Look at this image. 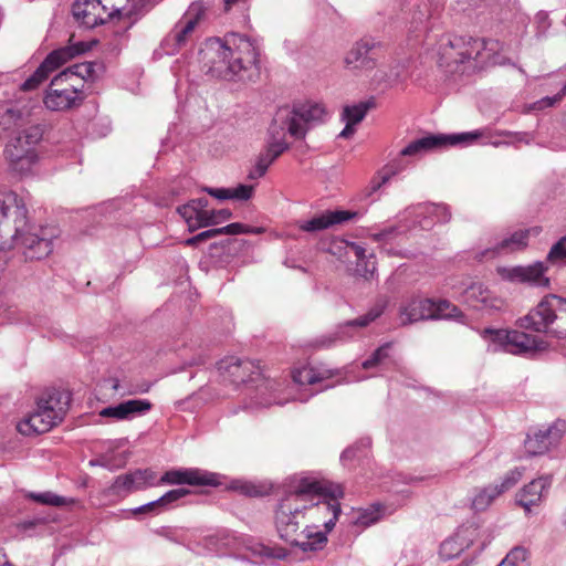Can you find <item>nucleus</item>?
Instances as JSON below:
<instances>
[{"mask_svg":"<svg viewBox=\"0 0 566 566\" xmlns=\"http://www.w3.org/2000/svg\"><path fill=\"white\" fill-rule=\"evenodd\" d=\"M200 53L208 73L216 77L243 78V73L253 67L258 70L259 51L255 43L239 33H228L223 39H209Z\"/></svg>","mask_w":566,"mask_h":566,"instance_id":"1","label":"nucleus"},{"mask_svg":"<svg viewBox=\"0 0 566 566\" xmlns=\"http://www.w3.org/2000/svg\"><path fill=\"white\" fill-rule=\"evenodd\" d=\"M27 212L24 202L14 191L0 187V226L12 220L14 248L28 260H41L52 252L53 240L60 235V230L46 226L38 232H25Z\"/></svg>","mask_w":566,"mask_h":566,"instance_id":"2","label":"nucleus"},{"mask_svg":"<svg viewBox=\"0 0 566 566\" xmlns=\"http://www.w3.org/2000/svg\"><path fill=\"white\" fill-rule=\"evenodd\" d=\"M326 115L322 104L305 102L280 107L269 127V143L264 154L273 161L289 149L286 135L295 139L304 138L307 130L324 122Z\"/></svg>","mask_w":566,"mask_h":566,"instance_id":"3","label":"nucleus"},{"mask_svg":"<svg viewBox=\"0 0 566 566\" xmlns=\"http://www.w3.org/2000/svg\"><path fill=\"white\" fill-rule=\"evenodd\" d=\"M291 480L314 482L315 490H313V496H308V499L300 502V504L306 505V509H303L304 516L307 515L315 525L319 526L322 524L326 532H331L340 514V505L337 500L344 494L342 486L310 476H294Z\"/></svg>","mask_w":566,"mask_h":566,"instance_id":"4","label":"nucleus"},{"mask_svg":"<svg viewBox=\"0 0 566 566\" xmlns=\"http://www.w3.org/2000/svg\"><path fill=\"white\" fill-rule=\"evenodd\" d=\"M314 488V482L291 480L285 496L279 504L275 514L276 531L280 537L291 545H295L298 538V518L304 517L303 509H306V505H301L300 502H304L311 494L313 495Z\"/></svg>","mask_w":566,"mask_h":566,"instance_id":"5","label":"nucleus"},{"mask_svg":"<svg viewBox=\"0 0 566 566\" xmlns=\"http://www.w3.org/2000/svg\"><path fill=\"white\" fill-rule=\"evenodd\" d=\"M518 326L566 338V298L554 294L545 296L535 308L518 319Z\"/></svg>","mask_w":566,"mask_h":566,"instance_id":"6","label":"nucleus"},{"mask_svg":"<svg viewBox=\"0 0 566 566\" xmlns=\"http://www.w3.org/2000/svg\"><path fill=\"white\" fill-rule=\"evenodd\" d=\"M67 403L69 397L59 391L40 398L35 410L18 423V431L24 436L50 431L62 421L67 410Z\"/></svg>","mask_w":566,"mask_h":566,"instance_id":"7","label":"nucleus"},{"mask_svg":"<svg viewBox=\"0 0 566 566\" xmlns=\"http://www.w3.org/2000/svg\"><path fill=\"white\" fill-rule=\"evenodd\" d=\"M481 336L489 342V350L493 353L531 355L546 348L545 342L539 337L517 329L485 328Z\"/></svg>","mask_w":566,"mask_h":566,"instance_id":"8","label":"nucleus"},{"mask_svg":"<svg viewBox=\"0 0 566 566\" xmlns=\"http://www.w3.org/2000/svg\"><path fill=\"white\" fill-rule=\"evenodd\" d=\"M459 316L455 305L448 300L422 298L412 296L403 301L399 307V319L402 325L420 321L450 319Z\"/></svg>","mask_w":566,"mask_h":566,"instance_id":"9","label":"nucleus"},{"mask_svg":"<svg viewBox=\"0 0 566 566\" xmlns=\"http://www.w3.org/2000/svg\"><path fill=\"white\" fill-rule=\"evenodd\" d=\"M43 132L39 126H31L18 134L6 147V156L12 170L28 175L38 161L36 146L42 139Z\"/></svg>","mask_w":566,"mask_h":566,"instance_id":"10","label":"nucleus"},{"mask_svg":"<svg viewBox=\"0 0 566 566\" xmlns=\"http://www.w3.org/2000/svg\"><path fill=\"white\" fill-rule=\"evenodd\" d=\"M503 45L497 40L470 38L462 43V73L475 72L491 65H504Z\"/></svg>","mask_w":566,"mask_h":566,"instance_id":"11","label":"nucleus"},{"mask_svg":"<svg viewBox=\"0 0 566 566\" xmlns=\"http://www.w3.org/2000/svg\"><path fill=\"white\" fill-rule=\"evenodd\" d=\"M88 49L90 46L86 43L76 42L52 51L33 74L21 84V90L29 92L39 88L49 78L52 72L73 57L83 54Z\"/></svg>","mask_w":566,"mask_h":566,"instance_id":"12","label":"nucleus"},{"mask_svg":"<svg viewBox=\"0 0 566 566\" xmlns=\"http://www.w3.org/2000/svg\"><path fill=\"white\" fill-rule=\"evenodd\" d=\"M69 72H61L52 78L43 98L48 109L65 111L82 101L81 91L69 81Z\"/></svg>","mask_w":566,"mask_h":566,"instance_id":"13","label":"nucleus"},{"mask_svg":"<svg viewBox=\"0 0 566 566\" xmlns=\"http://www.w3.org/2000/svg\"><path fill=\"white\" fill-rule=\"evenodd\" d=\"M203 15V8L199 3H192L182 18L176 23L175 28L164 41V46L168 54H172L178 49L185 46L193 35V32Z\"/></svg>","mask_w":566,"mask_h":566,"instance_id":"14","label":"nucleus"},{"mask_svg":"<svg viewBox=\"0 0 566 566\" xmlns=\"http://www.w3.org/2000/svg\"><path fill=\"white\" fill-rule=\"evenodd\" d=\"M380 46L381 43L373 39L356 41L344 55V67L355 73L373 71L377 66V59L374 57L373 52Z\"/></svg>","mask_w":566,"mask_h":566,"instance_id":"15","label":"nucleus"},{"mask_svg":"<svg viewBox=\"0 0 566 566\" xmlns=\"http://www.w3.org/2000/svg\"><path fill=\"white\" fill-rule=\"evenodd\" d=\"M546 271L544 262L539 261L528 265L499 266L496 269L497 274L504 281L542 287L549 284Z\"/></svg>","mask_w":566,"mask_h":566,"instance_id":"16","label":"nucleus"},{"mask_svg":"<svg viewBox=\"0 0 566 566\" xmlns=\"http://www.w3.org/2000/svg\"><path fill=\"white\" fill-rule=\"evenodd\" d=\"M460 144V133L427 134L409 143L401 149V156L420 158L426 154L444 150Z\"/></svg>","mask_w":566,"mask_h":566,"instance_id":"17","label":"nucleus"},{"mask_svg":"<svg viewBox=\"0 0 566 566\" xmlns=\"http://www.w3.org/2000/svg\"><path fill=\"white\" fill-rule=\"evenodd\" d=\"M386 303L385 302H378L376 303L366 314L355 318L345 322L342 324L337 332L333 335H326L322 336L316 339V346L322 348H328L336 344L337 340H346L354 337V334L352 333L353 328L359 327L364 328L367 327L370 323L376 321L385 311Z\"/></svg>","mask_w":566,"mask_h":566,"instance_id":"18","label":"nucleus"},{"mask_svg":"<svg viewBox=\"0 0 566 566\" xmlns=\"http://www.w3.org/2000/svg\"><path fill=\"white\" fill-rule=\"evenodd\" d=\"M156 485V473L149 469H138L118 475L106 490L109 495L126 496L127 494Z\"/></svg>","mask_w":566,"mask_h":566,"instance_id":"19","label":"nucleus"},{"mask_svg":"<svg viewBox=\"0 0 566 566\" xmlns=\"http://www.w3.org/2000/svg\"><path fill=\"white\" fill-rule=\"evenodd\" d=\"M218 370L229 381L238 385L260 376V367L252 360L227 357L218 364Z\"/></svg>","mask_w":566,"mask_h":566,"instance_id":"20","label":"nucleus"},{"mask_svg":"<svg viewBox=\"0 0 566 566\" xmlns=\"http://www.w3.org/2000/svg\"><path fill=\"white\" fill-rule=\"evenodd\" d=\"M565 431V422L558 421L552 426L539 429L525 440V451L531 455L544 454L557 446Z\"/></svg>","mask_w":566,"mask_h":566,"instance_id":"21","label":"nucleus"},{"mask_svg":"<svg viewBox=\"0 0 566 566\" xmlns=\"http://www.w3.org/2000/svg\"><path fill=\"white\" fill-rule=\"evenodd\" d=\"M403 219H412V224L408 228L416 227L421 229H430L433 224V219L438 222H447L450 219V212L447 206L443 205H419L411 207L403 212Z\"/></svg>","mask_w":566,"mask_h":566,"instance_id":"22","label":"nucleus"},{"mask_svg":"<svg viewBox=\"0 0 566 566\" xmlns=\"http://www.w3.org/2000/svg\"><path fill=\"white\" fill-rule=\"evenodd\" d=\"M541 231L542 229L539 227L514 231L512 234L501 240L494 247L482 251L481 258L493 259L499 254L524 250L528 244L530 237H536L541 233Z\"/></svg>","mask_w":566,"mask_h":566,"instance_id":"23","label":"nucleus"},{"mask_svg":"<svg viewBox=\"0 0 566 566\" xmlns=\"http://www.w3.org/2000/svg\"><path fill=\"white\" fill-rule=\"evenodd\" d=\"M72 11L75 20L88 29L109 20V13L101 0H76Z\"/></svg>","mask_w":566,"mask_h":566,"instance_id":"24","label":"nucleus"},{"mask_svg":"<svg viewBox=\"0 0 566 566\" xmlns=\"http://www.w3.org/2000/svg\"><path fill=\"white\" fill-rule=\"evenodd\" d=\"M161 484L217 485L218 475L199 469L170 470L159 480Z\"/></svg>","mask_w":566,"mask_h":566,"instance_id":"25","label":"nucleus"},{"mask_svg":"<svg viewBox=\"0 0 566 566\" xmlns=\"http://www.w3.org/2000/svg\"><path fill=\"white\" fill-rule=\"evenodd\" d=\"M552 484L551 475H542L532 480L516 495V502L526 511L531 512L532 506L538 505L547 494Z\"/></svg>","mask_w":566,"mask_h":566,"instance_id":"26","label":"nucleus"},{"mask_svg":"<svg viewBox=\"0 0 566 566\" xmlns=\"http://www.w3.org/2000/svg\"><path fill=\"white\" fill-rule=\"evenodd\" d=\"M151 409V403L147 399H130L116 406L103 408L99 416L103 418L112 417L116 420H129L137 416L145 415Z\"/></svg>","mask_w":566,"mask_h":566,"instance_id":"27","label":"nucleus"},{"mask_svg":"<svg viewBox=\"0 0 566 566\" xmlns=\"http://www.w3.org/2000/svg\"><path fill=\"white\" fill-rule=\"evenodd\" d=\"M353 216L348 211H325L311 220L300 222L298 228L306 232H317L348 221Z\"/></svg>","mask_w":566,"mask_h":566,"instance_id":"28","label":"nucleus"},{"mask_svg":"<svg viewBox=\"0 0 566 566\" xmlns=\"http://www.w3.org/2000/svg\"><path fill=\"white\" fill-rule=\"evenodd\" d=\"M340 243L344 245L345 256L348 259L354 256L356 259V272L365 279L373 276L376 269L374 255H367L366 249L356 242L342 241Z\"/></svg>","mask_w":566,"mask_h":566,"instance_id":"29","label":"nucleus"},{"mask_svg":"<svg viewBox=\"0 0 566 566\" xmlns=\"http://www.w3.org/2000/svg\"><path fill=\"white\" fill-rule=\"evenodd\" d=\"M373 106V102H360L355 105L345 106L342 113V120L345 122L344 129L338 137L349 138L355 133V126L360 123L368 109Z\"/></svg>","mask_w":566,"mask_h":566,"instance_id":"30","label":"nucleus"},{"mask_svg":"<svg viewBox=\"0 0 566 566\" xmlns=\"http://www.w3.org/2000/svg\"><path fill=\"white\" fill-rule=\"evenodd\" d=\"M318 525H307L303 532L300 533L298 538L294 546L301 548L303 552L318 551L324 547L327 542L326 530L319 531Z\"/></svg>","mask_w":566,"mask_h":566,"instance_id":"31","label":"nucleus"},{"mask_svg":"<svg viewBox=\"0 0 566 566\" xmlns=\"http://www.w3.org/2000/svg\"><path fill=\"white\" fill-rule=\"evenodd\" d=\"M407 78V64L403 61H395L388 65V70L378 69L373 81L378 84L394 86Z\"/></svg>","mask_w":566,"mask_h":566,"instance_id":"32","label":"nucleus"},{"mask_svg":"<svg viewBox=\"0 0 566 566\" xmlns=\"http://www.w3.org/2000/svg\"><path fill=\"white\" fill-rule=\"evenodd\" d=\"M390 513L391 512L388 511L387 506L380 503H375L368 507L358 509L354 516V524L361 527H368L379 522L384 516Z\"/></svg>","mask_w":566,"mask_h":566,"instance_id":"33","label":"nucleus"},{"mask_svg":"<svg viewBox=\"0 0 566 566\" xmlns=\"http://www.w3.org/2000/svg\"><path fill=\"white\" fill-rule=\"evenodd\" d=\"M247 231H248L247 224H243L240 222H234V223H230L222 228H216V229H209V230L202 231L199 234L187 239L185 241V244L195 245L201 241L218 237L220 234H230V235L245 234Z\"/></svg>","mask_w":566,"mask_h":566,"instance_id":"34","label":"nucleus"},{"mask_svg":"<svg viewBox=\"0 0 566 566\" xmlns=\"http://www.w3.org/2000/svg\"><path fill=\"white\" fill-rule=\"evenodd\" d=\"M332 377V371L325 368L303 366L293 371L292 378L298 385H314Z\"/></svg>","mask_w":566,"mask_h":566,"instance_id":"35","label":"nucleus"},{"mask_svg":"<svg viewBox=\"0 0 566 566\" xmlns=\"http://www.w3.org/2000/svg\"><path fill=\"white\" fill-rule=\"evenodd\" d=\"M189 493L187 489H175L168 491L166 494H164L161 497H159L156 501L149 502L145 505H142L134 510L135 514L146 513L154 511L156 509H167L170 504L174 502L182 499Z\"/></svg>","mask_w":566,"mask_h":566,"instance_id":"36","label":"nucleus"},{"mask_svg":"<svg viewBox=\"0 0 566 566\" xmlns=\"http://www.w3.org/2000/svg\"><path fill=\"white\" fill-rule=\"evenodd\" d=\"M499 495L494 485L475 489L470 497L471 509L475 512L485 511Z\"/></svg>","mask_w":566,"mask_h":566,"instance_id":"37","label":"nucleus"},{"mask_svg":"<svg viewBox=\"0 0 566 566\" xmlns=\"http://www.w3.org/2000/svg\"><path fill=\"white\" fill-rule=\"evenodd\" d=\"M178 212L187 222L190 231H195L198 228L209 227L207 212H199L191 202L179 207Z\"/></svg>","mask_w":566,"mask_h":566,"instance_id":"38","label":"nucleus"},{"mask_svg":"<svg viewBox=\"0 0 566 566\" xmlns=\"http://www.w3.org/2000/svg\"><path fill=\"white\" fill-rule=\"evenodd\" d=\"M244 545L249 551L252 552L253 555L263 557V558H274V559H283L286 557V549L282 547H270L260 542H256L253 538H245Z\"/></svg>","mask_w":566,"mask_h":566,"instance_id":"39","label":"nucleus"},{"mask_svg":"<svg viewBox=\"0 0 566 566\" xmlns=\"http://www.w3.org/2000/svg\"><path fill=\"white\" fill-rule=\"evenodd\" d=\"M464 302L469 306L479 308V304L486 306L489 300V292L482 284H473L463 293Z\"/></svg>","mask_w":566,"mask_h":566,"instance_id":"40","label":"nucleus"},{"mask_svg":"<svg viewBox=\"0 0 566 566\" xmlns=\"http://www.w3.org/2000/svg\"><path fill=\"white\" fill-rule=\"evenodd\" d=\"M370 439L364 438L359 442H357L355 446L349 447L346 449L340 457V460L344 464H346L347 461H352L354 459H363L366 458L368 454V449L370 447Z\"/></svg>","mask_w":566,"mask_h":566,"instance_id":"41","label":"nucleus"},{"mask_svg":"<svg viewBox=\"0 0 566 566\" xmlns=\"http://www.w3.org/2000/svg\"><path fill=\"white\" fill-rule=\"evenodd\" d=\"M497 566H528V553L524 547H514Z\"/></svg>","mask_w":566,"mask_h":566,"instance_id":"42","label":"nucleus"},{"mask_svg":"<svg viewBox=\"0 0 566 566\" xmlns=\"http://www.w3.org/2000/svg\"><path fill=\"white\" fill-rule=\"evenodd\" d=\"M95 65L96 64L93 62H85V63H81V64H75V65L69 67L67 70H65L64 72L70 73L69 81L71 83H73L74 78H76V77L87 81V80H92L94 77Z\"/></svg>","mask_w":566,"mask_h":566,"instance_id":"43","label":"nucleus"},{"mask_svg":"<svg viewBox=\"0 0 566 566\" xmlns=\"http://www.w3.org/2000/svg\"><path fill=\"white\" fill-rule=\"evenodd\" d=\"M460 53L454 48L453 43L448 40L440 45V65L452 69V65H458V56Z\"/></svg>","mask_w":566,"mask_h":566,"instance_id":"44","label":"nucleus"},{"mask_svg":"<svg viewBox=\"0 0 566 566\" xmlns=\"http://www.w3.org/2000/svg\"><path fill=\"white\" fill-rule=\"evenodd\" d=\"M524 474V468H515L509 471L501 480L500 483L493 484L494 488L499 491V494L511 490L513 486L517 484V482L522 479Z\"/></svg>","mask_w":566,"mask_h":566,"instance_id":"45","label":"nucleus"},{"mask_svg":"<svg viewBox=\"0 0 566 566\" xmlns=\"http://www.w3.org/2000/svg\"><path fill=\"white\" fill-rule=\"evenodd\" d=\"M439 555L444 560H450L460 555V542L455 534L441 543Z\"/></svg>","mask_w":566,"mask_h":566,"instance_id":"46","label":"nucleus"},{"mask_svg":"<svg viewBox=\"0 0 566 566\" xmlns=\"http://www.w3.org/2000/svg\"><path fill=\"white\" fill-rule=\"evenodd\" d=\"M271 390L272 385L270 382H264V385L258 389V395H261L262 397L253 403V407H268L273 403L281 405L282 401L279 400L276 395Z\"/></svg>","mask_w":566,"mask_h":566,"instance_id":"47","label":"nucleus"},{"mask_svg":"<svg viewBox=\"0 0 566 566\" xmlns=\"http://www.w3.org/2000/svg\"><path fill=\"white\" fill-rule=\"evenodd\" d=\"M124 464H125V459H123V458L117 459V457L108 455V454H103V455L98 457L97 459H93L90 461V465L102 467L109 471L119 469Z\"/></svg>","mask_w":566,"mask_h":566,"instance_id":"48","label":"nucleus"},{"mask_svg":"<svg viewBox=\"0 0 566 566\" xmlns=\"http://www.w3.org/2000/svg\"><path fill=\"white\" fill-rule=\"evenodd\" d=\"M28 497L33 501L52 506H62L66 504V500L62 496H59L52 492H42V493H29Z\"/></svg>","mask_w":566,"mask_h":566,"instance_id":"49","label":"nucleus"},{"mask_svg":"<svg viewBox=\"0 0 566 566\" xmlns=\"http://www.w3.org/2000/svg\"><path fill=\"white\" fill-rule=\"evenodd\" d=\"M103 6L105 7V10L109 13V19L118 15L126 14L128 15L130 13L129 10H127L126 6L130 2V0H101Z\"/></svg>","mask_w":566,"mask_h":566,"instance_id":"50","label":"nucleus"},{"mask_svg":"<svg viewBox=\"0 0 566 566\" xmlns=\"http://www.w3.org/2000/svg\"><path fill=\"white\" fill-rule=\"evenodd\" d=\"M390 344L386 343L378 347L371 356L363 361L361 366L364 369H369L381 364L389 356Z\"/></svg>","mask_w":566,"mask_h":566,"instance_id":"51","label":"nucleus"},{"mask_svg":"<svg viewBox=\"0 0 566 566\" xmlns=\"http://www.w3.org/2000/svg\"><path fill=\"white\" fill-rule=\"evenodd\" d=\"M506 136L510 138L509 140L495 139L490 142L494 147H500L502 145H511L517 143L530 144L533 140V136L530 133L518 132V133H507Z\"/></svg>","mask_w":566,"mask_h":566,"instance_id":"52","label":"nucleus"},{"mask_svg":"<svg viewBox=\"0 0 566 566\" xmlns=\"http://www.w3.org/2000/svg\"><path fill=\"white\" fill-rule=\"evenodd\" d=\"M407 157L408 156H401L400 151L397 158L382 168V171L388 175L389 179L407 169L409 165V161L406 159Z\"/></svg>","mask_w":566,"mask_h":566,"instance_id":"53","label":"nucleus"},{"mask_svg":"<svg viewBox=\"0 0 566 566\" xmlns=\"http://www.w3.org/2000/svg\"><path fill=\"white\" fill-rule=\"evenodd\" d=\"M565 95H566V82L563 84L562 90L558 94H556L554 96H545V97L536 101L534 104H532L531 109L541 111V109L552 107L556 103L560 102Z\"/></svg>","mask_w":566,"mask_h":566,"instance_id":"54","label":"nucleus"},{"mask_svg":"<svg viewBox=\"0 0 566 566\" xmlns=\"http://www.w3.org/2000/svg\"><path fill=\"white\" fill-rule=\"evenodd\" d=\"M388 175L382 171H378V174L369 181L368 186L364 189L365 197H371L375 192H377L385 184L389 181Z\"/></svg>","mask_w":566,"mask_h":566,"instance_id":"55","label":"nucleus"},{"mask_svg":"<svg viewBox=\"0 0 566 566\" xmlns=\"http://www.w3.org/2000/svg\"><path fill=\"white\" fill-rule=\"evenodd\" d=\"M547 259L551 262H563L566 264V235L552 247Z\"/></svg>","mask_w":566,"mask_h":566,"instance_id":"56","label":"nucleus"},{"mask_svg":"<svg viewBox=\"0 0 566 566\" xmlns=\"http://www.w3.org/2000/svg\"><path fill=\"white\" fill-rule=\"evenodd\" d=\"M272 163L273 160L269 156H266L264 153L261 154L254 168L250 171L249 177L252 179L262 177Z\"/></svg>","mask_w":566,"mask_h":566,"instance_id":"57","label":"nucleus"},{"mask_svg":"<svg viewBox=\"0 0 566 566\" xmlns=\"http://www.w3.org/2000/svg\"><path fill=\"white\" fill-rule=\"evenodd\" d=\"M253 193V186L239 185L235 188H230V199L248 200Z\"/></svg>","mask_w":566,"mask_h":566,"instance_id":"58","label":"nucleus"},{"mask_svg":"<svg viewBox=\"0 0 566 566\" xmlns=\"http://www.w3.org/2000/svg\"><path fill=\"white\" fill-rule=\"evenodd\" d=\"M209 219V226L218 224L231 217V212L228 209L211 210L207 212Z\"/></svg>","mask_w":566,"mask_h":566,"instance_id":"59","label":"nucleus"},{"mask_svg":"<svg viewBox=\"0 0 566 566\" xmlns=\"http://www.w3.org/2000/svg\"><path fill=\"white\" fill-rule=\"evenodd\" d=\"M206 191L219 200L230 199V188H206Z\"/></svg>","mask_w":566,"mask_h":566,"instance_id":"60","label":"nucleus"},{"mask_svg":"<svg viewBox=\"0 0 566 566\" xmlns=\"http://www.w3.org/2000/svg\"><path fill=\"white\" fill-rule=\"evenodd\" d=\"M480 136H481V132L480 130H474V132H470V133H462V145L472 144Z\"/></svg>","mask_w":566,"mask_h":566,"instance_id":"61","label":"nucleus"},{"mask_svg":"<svg viewBox=\"0 0 566 566\" xmlns=\"http://www.w3.org/2000/svg\"><path fill=\"white\" fill-rule=\"evenodd\" d=\"M190 202L199 212H209V210L206 209L208 206V200L206 198L193 199Z\"/></svg>","mask_w":566,"mask_h":566,"instance_id":"62","label":"nucleus"},{"mask_svg":"<svg viewBox=\"0 0 566 566\" xmlns=\"http://www.w3.org/2000/svg\"><path fill=\"white\" fill-rule=\"evenodd\" d=\"M547 19H548V17L545 12H538L536 14V21H537L539 28L543 29V31L546 30L548 27Z\"/></svg>","mask_w":566,"mask_h":566,"instance_id":"63","label":"nucleus"},{"mask_svg":"<svg viewBox=\"0 0 566 566\" xmlns=\"http://www.w3.org/2000/svg\"><path fill=\"white\" fill-rule=\"evenodd\" d=\"M0 566H13L2 548H0Z\"/></svg>","mask_w":566,"mask_h":566,"instance_id":"64","label":"nucleus"}]
</instances>
